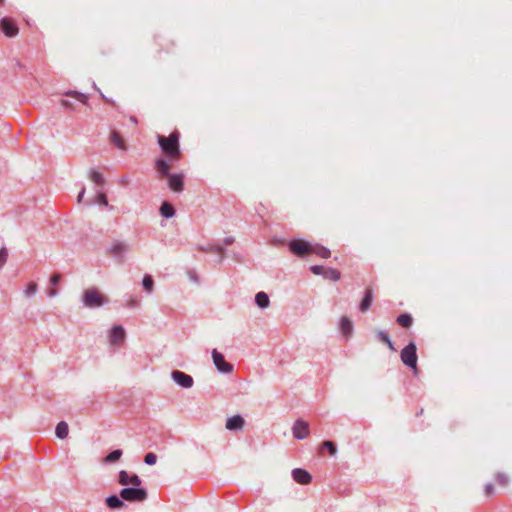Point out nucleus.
<instances>
[{"label": "nucleus", "mask_w": 512, "mask_h": 512, "mask_svg": "<svg viewBox=\"0 0 512 512\" xmlns=\"http://www.w3.org/2000/svg\"><path fill=\"white\" fill-rule=\"evenodd\" d=\"M180 134L178 131L172 132L169 136L158 135L157 140L162 153L165 155L169 164L173 165L181 159V150L179 145Z\"/></svg>", "instance_id": "obj_1"}, {"label": "nucleus", "mask_w": 512, "mask_h": 512, "mask_svg": "<svg viewBox=\"0 0 512 512\" xmlns=\"http://www.w3.org/2000/svg\"><path fill=\"white\" fill-rule=\"evenodd\" d=\"M173 165L169 164L164 158L155 161V170L160 179L167 178L169 188L174 192H182L184 188V175L181 173L170 174Z\"/></svg>", "instance_id": "obj_2"}, {"label": "nucleus", "mask_w": 512, "mask_h": 512, "mask_svg": "<svg viewBox=\"0 0 512 512\" xmlns=\"http://www.w3.org/2000/svg\"><path fill=\"white\" fill-rule=\"evenodd\" d=\"M82 301L84 306L88 308H96L107 303L108 299L97 288L91 287L84 291Z\"/></svg>", "instance_id": "obj_3"}, {"label": "nucleus", "mask_w": 512, "mask_h": 512, "mask_svg": "<svg viewBox=\"0 0 512 512\" xmlns=\"http://www.w3.org/2000/svg\"><path fill=\"white\" fill-rule=\"evenodd\" d=\"M121 499L128 502H143L147 498V491L139 487H125L120 491Z\"/></svg>", "instance_id": "obj_4"}, {"label": "nucleus", "mask_w": 512, "mask_h": 512, "mask_svg": "<svg viewBox=\"0 0 512 512\" xmlns=\"http://www.w3.org/2000/svg\"><path fill=\"white\" fill-rule=\"evenodd\" d=\"M401 360L402 362L412 368L413 370L417 369V354H416V346L414 343L408 344L401 351Z\"/></svg>", "instance_id": "obj_5"}, {"label": "nucleus", "mask_w": 512, "mask_h": 512, "mask_svg": "<svg viewBox=\"0 0 512 512\" xmlns=\"http://www.w3.org/2000/svg\"><path fill=\"white\" fill-rule=\"evenodd\" d=\"M311 245H312V243L304 241V240H301V239L292 240L289 243V250L294 255L303 257L305 255L310 254Z\"/></svg>", "instance_id": "obj_6"}, {"label": "nucleus", "mask_w": 512, "mask_h": 512, "mask_svg": "<svg viewBox=\"0 0 512 512\" xmlns=\"http://www.w3.org/2000/svg\"><path fill=\"white\" fill-rule=\"evenodd\" d=\"M118 482L122 486L132 485L133 487H139L142 484L141 479L136 474H129L127 471L122 470L119 472Z\"/></svg>", "instance_id": "obj_7"}, {"label": "nucleus", "mask_w": 512, "mask_h": 512, "mask_svg": "<svg viewBox=\"0 0 512 512\" xmlns=\"http://www.w3.org/2000/svg\"><path fill=\"white\" fill-rule=\"evenodd\" d=\"M212 358L216 368L222 373H230L233 370V366L226 362L224 356L216 349L212 351Z\"/></svg>", "instance_id": "obj_8"}, {"label": "nucleus", "mask_w": 512, "mask_h": 512, "mask_svg": "<svg viewBox=\"0 0 512 512\" xmlns=\"http://www.w3.org/2000/svg\"><path fill=\"white\" fill-rule=\"evenodd\" d=\"M126 333L121 325H115L112 327L109 340L113 346H121L125 341Z\"/></svg>", "instance_id": "obj_9"}, {"label": "nucleus", "mask_w": 512, "mask_h": 512, "mask_svg": "<svg viewBox=\"0 0 512 512\" xmlns=\"http://www.w3.org/2000/svg\"><path fill=\"white\" fill-rule=\"evenodd\" d=\"M0 27L7 37H15L19 32L17 24L11 18L8 17H4L1 19Z\"/></svg>", "instance_id": "obj_10"}, {"label": "nucleus", "mask_w": 512, "mask_h": 512, "mask_svg": "<svg viewBox=\"0 0 512 512\" xmlns=\"http://www.w3.org/2000/svg\"><path fill=\"white\" fill-rule=\"evenodd\" d=\"M292 432L296 439H304L310 433L309 424L303 420H297L293 425Z\"/></svg>", "instance_id": "obj_11"}, {"label": "nucleus", "mask_w": 512, "mask_h": 512, "mask_svg": "<svg viewBox=\"0 0 512 512\" xmlns=\"http://www.w3.org/2000/svg\"><path fill=\"white\" fill-rule=\"evenodd\" d=\"M172 379L181 387L190 388L193 385V378L184 372L175 370L172 372Z\"/></svg>", "instance_id": "obj_12"}, {"label": "nucleus", "mask_w": 512, "mask_h": 512, "mask_svg": "<svg viewBox=\"0 0 512 512\" xmlns=\"http://www.w3.org/2000/svg\"><path fill=\"white\" fill-rule=\"evenodd\" d=\"M293 479L302 485L309 484L312 480L311 475L304 469L296 468L292 471Z\"/></svg>", "instance_id": "obj_13"}, {"label": "nucleus", "mask_w": 512, "mask_h": 512, "mask_svg": "<svg viewBox=\"0 0 512 512\" xmlns=\"http://www.w3.org/2000/svg\"><path fill=\"white\" fill-rule=\"evenodd\" d=\"M245 424L244 419L240 415L230 417L226 421V429L228 430H241Z\"/></svg>", "instance_id": "obj_14"}, {"label": "nucleus", "mask_w": 512, "mask_h": 512, "mask_svg": "<svg viewBox=\"0 0 512 512\" xmlns=\"http://www.w3.org/2000/svg\"><path fill=\"white\" fill-rule=\"evenodd\" d=\"M128 250L127 244L121 241L114 242L110 247V253L116 257L123 256Z\"/></svg>", "instance_id": "obj_15"}, {"label": "nucleus", "mask_w": 512, "mask_h": 512, "mask_svg": "<svg viewBox=\"0 0 512 512\" xmlns=\"http://www.w3.org/2000/svg\"><path fill=\"white\" fill-rule=\"evenodd\" d=\"M310 254H316L317 256L324 259L329 258L331 256V252L328 248L313 243L311 245Z\"/></svg>", "instance_id": "obj_16"}, {"label": "nucleus", "mask_w": 512, "mask_h": 512, "mask_svg": "<svg viewBox=\"0 0 512 512\" xmlns=\"http://www.w3.org/2000/svg\"><path fill=\"white\" fill-rule=\"evenodd\" d=\"M372 301H373V291L371 288H368V289H366L365 296L360 303L359 308H360L361 312L367 311L370 308Z\"/></svg>", "instance_id": "obj_17"}, {"label": "nucleus", "mask_w": 512, "mask_h": 512, "mask_svg": "<svg viewBox=\"0 0 512 512\" xmlns=\"http://www.w3.org/2000/svg\"><path fill=\"white\" fill-rule=\"evenodd\" d=\"M111 143L121 150L126 149L125 141L117 131H112L110 135Z\"/></svg>", "instance_id": "obj_18"}, {"label": "nucleus", "mask_w": 512, "mask_h": 512, "mask_svg": "<svg viewBox=\"0 0 512 512\" xmlns=\"http://www.w3.org/2000/svg\"><path fill=\"white\" fill-rule=\"evenodd\" d=\"M340 328L344 335H350L353 331V325L351 320L347 317H342L340 320Z\"/></svg>", "instance_id": "obj_19"}, {"label": "nucleus", "mask_w": 512, "mask_h": 512, "mask_svg": "<svg viewBox=\"0 0 512 512\" xmlns=\"http://www.w3.org/2000/svg\"><path fill=\"white\" fill-rule=\"evenodd\" d=\"M68 432H69V428H68V424L66 422L61 421L57 424L56 429H55V433H56L57 437L64 439L67 437Z\"/></svg>", "instance_id": "obj_20"}, {"label": "nucleus", "mask_w": 512, "mask_h": 512, "mask_svg": "<svg viewBox=\"0 0 512 512\" xmlns=\"http://www.w3.org/2000/svg\"><path fill=\"white\" fill-rule=\"evenodd\" d=\"M255 302L260 308L269 306V297L265 292H258L255 296Z\"/></svg>", "instance_id": "obj_21"}, {"label": "nucleus", "mask_w": 512, "mask_h": 512, "mask_svg": "<svg viewBox=\"0 0 512 512\" xmlns=\"http://www.w3.org/2000/svg\"><path fill=\"white\" fill-rule=\"evenodd\" d=\"M106 504L109 508L116 509L123 507V501L116 495L109 496L106 499Z\"/></svg>", "instance_id": "obj_22"}, {"label": "nucleus", "mask_w": 512, "mask_h": 512, "mask_svg": "<svg viewBox=\"0 0 512 512\" xmlns=\"http://www.w3.org/2000/svg\"><path fill=\"white\" fill-rule=\"evenodd\" d=\"M323 276L328 280L338 281L340 279V272L334 268H325Z\"/></svg>", "instance_id": "obj_23"}, {"label": "nucleus", "mask_w": 512, "mask_h": 512, "mask_svg": "<svg viewBox=\"0 0 512 512\" xmlns=\"http://www.w3.org/2000/svg\"><path fill=\"white\" fill-rule=\"evenodd\" d=\"M397 323L405 328H408L412 325L413 319L410 314H401L397 317Z\"/></svg>", "instance_id": "obj_24"}, {"label": "nucleus", "mask_w": 512, "mask_h": 512, "mask_svg": "<svg viewBox=\"0 0 512 512\" xmlns=\"http://www.w3.org/2000/svg\"><path fill=\"white\" fill-rule=\"evenodd\" d=\"M160 212H161L162 216H164L166 218H170V217L174 216L175 209L171 204L164 202L161 205Z\"/></svg>", "instance_id": "obj_25"}, {"label": "nucleus", "mask_w": 512, "mask_h": 512, "mask_svg": "<svg viewBox=\"0 0 512 512\" xmlns=\"http://www.w3.org/2000/svg\"><path fill=\"white\" fill-rule=\"evenodd\" d=\"M66 95L73 97L74 99H76L77 101H79L83 104H86L88 101V96L86 94H83L80 92L71 91V92L66 93Z\"/></svg>", "instance_id": "obj_26"}, {"label": "nucleus", "mask_w": 512, "mask_h": 512, "mask_svg": "<svg viewBox=\"0 0 512 512\" xmlns=\"http://www.w3.org/2000/svg\"><path fill=\"white\" fill-rule=\"evenodd\" d=\"M378 338L384 342L385 344H387V346L389 347L390 350L394 351L395 348H394V345L392 343V341L390 340L388 334L386 332H383V331H379L378 332Z\"/></svg>", "instance_id": "obj_27"}, {"label": "nucleus", "mask_w": 512, "mask_h": 512, "mask_svg": "<svg viewBox=\"0 0 512 512\" xmlns=\"http://www.w3.org/2000/svg\"><path fill=\"white\" fill-rule=\"evenodd\" d=\"M142 284H143L144 289L148 293L152 292L154 283H153V279L150 275L147 274L144 276Z\"/></svg>", "instance_id": "obj_28"}, {"label": "nucleus", "mask_w": 512, "mask_h": 512, "mask_svg": "<svg viewBox=\"0 0 512 512\" xmlns=\"http://www.w3.org/2000/svg\"><path fill=\"white\" fill-rule=\"evenodd\" d=\"M121 456H122L121 450H114L106 456L105 461L106 462H115V461L119 460Z\"/></svg>", "instance_id": "obj_29"}, {"label": "nucleus", "mask_w": 512, "mask_h": 512, "mask_svg": "<svg viewBox=\"0 0 512 512\" xmlns=\"http://www.w3.org/2000/svg\"><path fill=\"white\" fill-rule=\"evenodd\" d=\"M90 179L97 183V184H102L104 179H103V176L101 175L100 172L96 171V170H91L90 172Z\"/></svg>", "instance_id": "obj_30"}, {"label": "nucleus", "mask_w": 512, "mask_h": 512, "mask_svg": "<svg viewBox=\"0 0 512 512\" xmlns=\"http://www.w3.org/2000/svg\"><path fill=\"white\" fill-rule=\"evenodd\" d=\"M157 461V456L156 454L150 452V453H147L145 455V458H144V462L147 464V465H154Z\"/></svg>", "instance_id": "obj_31"}, {"label": "nucleus", "mask_w": 512, "mask_h": 512, "mask_svg": "<svg viewBox=\"0 0 512 512\" xmlns=\"http://www.w3.org/2000/svg\"><path fill=\"white\" fill-rule=\"evenodd\" d=\"M36 291H37V284L32 282L27 285L24 292H25L26 296H32L33 294H35Z\"/></svg>", "instance_id": "obj_32"}, {"label": "nucleus", "mask_w": 512, "mask_h": 512, "mask_svg": "<svg viewBox=\"0 0 512 512\" xmlns=\"http://www.w3.org/2000/svg\"><path fill=\"white\" fill-rule=\"evenodd\" d=\"M323 447L327 448L330 455H335L336 454V446L333 442L331 441H324L323 444H322Z\"/></svg>", "instance_id": "obj_33"}, {"label": "nucleus", "mask_w": 512, "mask_h": 512, "mask_svg": "<svg viewBox=\"0 0 512 512\" xmlns=\"http://www.w3.org/2000/svg\"><path fill=\"white\" fill-rule=\"evenodd\" d=\"M8 258V251L5 247L0 249V268L6 263Z\"/></svg>", "instance_id": "obj_34"}, {"label": "nucleus", "mask_w": 512, "mask_h": 512, "mask_svg": "<svg viewBox=\"0 0 512 512\" xmlns=\"http://www.w3.org/2000/svg\"><path fill=\"white\" fill-rule=\"evenodd\" d=\"M495 493V487L492 484H486L484 487V495L491 497Z\"/></svg>", "instance_id": "obj_35"}, {"label": "nucleus", "mask_w": 512, "mask_h": 512, "mask_svg": "<svg viewBox=\"0 0 512 512\" xmlns=\"http://www.w3.org/2000/svg\"><path fill=\"white\" fill-rule=\"evenodd\" d=\"M496 481L498 484L505 486L508 484V477L505 474H497Z\"/></svg>", "instance_id": "obj_36"}, {"label": "nucleus", "mask_w": 512, "mask_h": 512, "mask_svg": "<svg viewBox=\"0 0 512 512\" xmlns=\"http://www.w3.org/2000/svg\"><path fill=\"white\" fill-rule=\"evenodd\" d=\"M310 270L315 275H323L325 267L320 265L311 266Z\"/></svg>", "instance_id": "obj_37"}, {"label": "nucleus", "mask_w": 512, "mask_h": 512, "mask_svg": "<svg viewBox=\"0 0 512 512\" xmlns=\"http://www.w3.org/2000/svg\"><path fill=\"white\" fill-rule=\"evenodd\" d=\"M60 279L61 275L58 273H54L50 278V284L56 286L60 282Z\"/></svg>", "instance_id": "obj_38"}, {"label": "nucleus", "mask_w": 512, "mask_h": 512, "mask_svg": "<svg viewBox=\"0 0 512 512\" xmlns=\"http://www.w3.org/2000/svg\"><path fill=\"white\" fill-rule=\"evenodd\" d=\"M98 202L107 206L108 205V202H107V199H106V196L104 194H99L98 195Z\"/></svg>", "instance_id": "obj_39"}, {"label": "nucleus", "mask_w": 512, "mask_h": 512, "mask_svg": "<svg viewBox=\"0 0 512 512\" xmlns=\"http://www.w3.org/2000/svg\"><path fill=\"white\" fill-rule=\"evenodd\" d=\"M47 294L49 297H54L57 294V290L55 288H49Z\"/></svg>", "instance_id": "obj_40"}, {"label": "nucleus", "mask_w": 512, "mask_h": 512, "mask_svg": "<svg viewBox=\"0 0 512 512\" xmlns=\"http://www.w3.org/2000/svg\"><path fill=\"white\" fill-rule=\"evenodd\" d=\"M61 105L66 107V108H72V105L71 103L68 101V100H61Z\"/></svg>", "instance_id": "obj_41"}, {"label": "nucleus", "mask_w": 512, "mask_h": 512, "mask_svg": "<svg viewBox=\"0 0 512 512\" xmlns=\"http://www.w3.org/2000/svg\"><path fill=\"white\" fill-rule=\"evenodd\" d=\"M137 304H138L137 300L132 299L131 301H129V303L127 305L130 307H134V306H137Z\"/></svg>", "instance_id": "obj_42"}, {"label": "nucleus", "mask_w": 512, "mask_h": 512, "mask_svg": "<svg viewBox=\"0 0 512 512\" xmlns=\"http://www.w3.org/2000/svg\"><path fill=\"white\" fill-rule=\"evenodd\" d=\"M84 193H85V189H82L78 195V202H81L83 196H84Z\"/></svg>", "instance_id": "obj_43"}, {"label": "nucleus", "mask_w": 512, "mask_h": 512, "mask_svg": "<svg viewBox=\"0 0 512 512\" xmlns=\"http://www.w3.org/2000/svg\"><path fill=\"white\" fill-rule=\"evenodd\" d=\"M233 242V239L229 238L226 240V244H231Z\"/></svg>", "instance_id": "obj_44"}, {"label": "nucleus", "mask_w": 512, "mask_h": 512, "mask_svg": "<svg viewBox=\"0 0 512 512\" xmlns=\"http://www.w3.org/2000/svg\"><path fill=\"white\" fill-rule=\"evenodd\" d=\"M4 4V0H0V6Z\"/></svg>", "instance_id": "obj_45"}, {"label": "nucleus", "mask_w": 512, "mask_h": 512, "mask_svg": "<svg viewBox=\"0 0 512 512\" xmlns=\"http://www.w3.org/2000/svg\"><path fill=\"white\" fill-rule=\"evenodd\" d=\"M131 121L136 123V119L134 117L131 118Z\"/></svg>", "instance_id": "obj_46"}]
</instances>
